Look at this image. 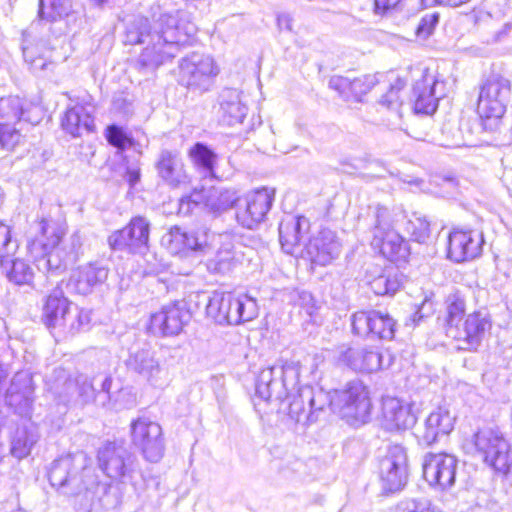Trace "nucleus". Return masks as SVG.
Listing matches in <instances>:
<instances>
[{"label":"nucleus","mask_w":512,"mask_h":512,"mask_svg":"<svg viewBox=\"0 0 512 512\" xmlns=\"http://www.w3.org/2000/svg\"><path fill=\"white\" fill-rule=\"evenodd\" d=\"M299 361H276L263 368L255 381V395L266 402H278L279 410L287 412L297 423L316 422L329 408L350 424L366 423L371 411L368 388L360 381L347 383L343 390L333 393L319 387L299 385Z\"/></svg>","instance_id":"obj_1"},{"label":"nucleus","mask_w":512,"mask_h":512,"mask_svg":"<svg viewBox=\"0 0 512 512\" xmlns=\"http://www.w3.org/2000/svg\"><path fill=\"white\" fill-rule=\"evenodd\" d=\"M186 13L175 10L153 15V23L147 17L136 16L127 23L125 43L145 45L139 56L141 68L154 70L176 56L179 46L194 35L195 26L185 21Z\"/></svg>","instance_id":"obj_2"},{"label":"nucleus","mask_w":512,"mask_h":512,"mask_svg":"<svg viewBox=\"0 0 512 512\" xmlns=\"http://www.w3.org/2000/svg\"><path fill=\"white\" fill-rule=\"evenodd\" d=\"M48 479L51 486L60 490L62 494L76 497L78 509L84 512L109 510L120 503L117 494L112 493L108 484L98 481L91 469L84 468L78 476L74 457L70 454L52 462Z\"/></svg>","instance_id":"obj_3"},{"label":"nucleus","mask_w":512,"mask_h":512,"mask_svg":"<svg viewBox=\"0 0 512 512\" xmlns=\"http://www.w3.org/2000/svg\"><path fill=\"white\" fill-rule=\"evenodd\" d=\"M40 235L28 241L27 250L37 269L50 275L64 272L79 256L82 239L78 232L64 238V229L53 221L42 219Z\"/></svg>","instance_id":"obj_4"},{"label":"nucleus","mask_w":512,"mask_h":512,"mask_svg":"<svg viewBox=\"0 0 512 512\" xmlns=\"http://www.w3.org/2000/svg\"><path fill=\"white\" fill-rule=\"evenodd\" d=\"M511 98V82L498 74H490L480 86L477 112L482 118H501Z\"/></svg>","instance_id":"obj_5"},{"label":"nucleus","mask_w":512,"mask_h":512,"mask_svg":"<svg viewBox=\"0 0 512 512\" xmlns=\"http://www.w3.org/2000/svg\"><path fill=\"white\" fill-rule=\"evenodd\" d=\"M474 444L484 462L494 470L507 473L510 467V443L498 429L485 428L474 435Z\"/></svg>","instance_id":"obj_6"},{"label":"nucleus","mask_w":512,"mask_h":512,"mask_svg":"<svg viewBox=\"0 0 512 512\" xmlns=\"http://www.w3.org/2000/svg\"><path fill=\"white\" fill-rule=\"evenodd\" d=\"M275 200L274 189L261 188L238 198L236 220L244 228L254 229L265 221Z\"/></svg>","instance_id":"obj_7"},{"label":"nucleus","mask_w":512,"mask_h":512,"mask_svg":"<svg viewBox=\"0 0 512 512\" xmlns=\"http://www.w3.org/2000/svg\"><path fill=\"white\" fill-rule=\"evenodd\" d=\"M133 445L143 457L152 463L158 462L164 455V438L161 426L148 417H138L130 424Z\"/></svg>","instance_id":"obj_8"},{"label":"nucleus","mask_w":512,"mask_h":512,"mask_svg":"<svg viewBox=\"0 0 512 512\" xmlns=\"http://www.w3.org/2000/svg\"><path fill=\"white\" fill-rule=\"evenodd\" d=\"M98 465L111 479L125 482L138 468L136 456L124 445L109 442L98 451Z\"/></svg>","instance_id":"obj_9"},{"label":"nucleus","mask_w":512,"mask_h":512,"mask_svg":"<svg viewBox=\"0 0 512 512\" xmlns=\"http://www.w3.org/2000/svg\"><path fill=\"white\" fill-rule=\"evenodd\" d=\"M179 68L180 83L200 91H207L219 73L213 58L199 53H192L183 58Z\"/></svg>","instance_id":"obj_10"},{"label":"nucleus","mask_w":512,"mask_h":512,"mask_svg":"<svg viewBox=\"0 0 512 512\" xmlns=\"http://www.w3.org/2000/svg\"><path fill=\"white\" fill-rule=\"evenodd\" d=\"M491 329V319L486 311L469 314L457 327L447 329V336L456 341V349L477 351L486 333Z\"/></svg>","instance_id":"obj_11"},{"label":"nucleus","mask_w":512,"mask_h":512,"mask_svg":"<svg viewBox=\"0 0 512 512\" xmlns=\"http://www.w3.org/2000/svg\"><path fill=\"white\" fill-rule=\"evenodd\" d=\"M396 325L394 318L378 310H361L351 316L352 332L360 337L392 340Z\"/></svg>","instance_id":"obj_12"},{"label":"nucleus","mask_w":512,"mask_h":512,"mask_svg":"<svg viewBox=\"0 0 512 512\" xmlns=\"http://www.w3.org/2000/svg\"><path fill=\"white\" fill-rule=\"evenodd\" d=\"M150 226L145 217L135 216L124 228L108 237V244L112 250L144 253L148 249Z\"/></svg>","instance_id":"obj_13"},{"label":"nucleus","mask_w":512,"mask_h":512,"mask_svg":"<svg viewBox=\"0 0 512 512\" xmlns=\"http://www.w3.org/2000/svg\"><path fill=\"white\" fill-rule=\"evenodd\" d=\"M210 232L207 228L187 231L173 226L162 238L163 245L171 254L186 257L191 253H206L209 248Z\"/></svg>","instance_id":"obj_14"},{"label":"nucleus","mask_w":512,"mask_h":512,"mask_svg":"<svg viewBox=\"0 0 512 512\" xmlns=\"http://www.w3.org/2000/svg\"><path fill=\"white\" fill-rule=\"evenodd\" d=\"M379 473L386 491L402 489L408 479L407 454L401 445H391L379 462Z\"/></svg>","instance_id":"obj_15"},{"label":"nucleus","mask_w":512,"mask_h":512,"mask_svg":"<svg viewBox=\"0 0 512 512\" xmlns=\"http://www.w3.org/2000/svg\"><path fill=\"white\" fill-rule=\"evenodd\" d=\"M458 459L448 453H427L423 457L422 470L424 479L430 486L447 490L454 486Z\"/></svg>","instance_id":"obj_16"},{"label":"nucleus","mask_w":512,"mask_h":512,"mask_svg":"<svg viewBox=\"0 0 512 512\" xmlns=\"http://www.w3.org/2000/svg\"><path fill=\"white\" fill-rule=\"evenodd\" d=\"M191 320V314L183 302L167 304L151 315L150 329L163 337L179 335Z\"/></svg>","instance_id":"obj_17"},{"label":"nucleus","mask_w":512,"mask_h":512,"mask_svg":"<svg viewBox=\"0 0 512 512\" xmlns=\"http://www.w3.org/2000/svg\"><path fill=\"white\" fill-rule=\"evenodd\" d=\"M340 253L341 243L336 234L329 229H323L316 236L310 238L303 250V255L311 263L319 266L330 264L339 257Z\"/></svg>","instance_id":"obj_18"},{"label":"nucleus","mask_w":512,"mask_h":512,"mask_svg":"<svg viewBox=\"0 0 512 512\" xmlns=\"http://www.w3.org/2000/svg\"><path fill=\"white\" fill-rule=\"evenodd\" d=\"M483 243L477 231L454 229L448 237V257L457 263L472 260L481 254Z\"/></svg>","instance_id":"obj_19"},{"label":"nucleus","mask_w":512,"mask_h":512,"mask_svg":"<svg viewBox=\"0 0 512 512\" xmlns=\"http://www.w3.org/2000/svg\"><path fill=\"white\" fill-rule=\"evenodd\" d=\"M444 87L443 82H439L433 74L427 71L417 80L413 86L414 106L417 114L431 115L438 107V101L444 96L443 89L438 91V87Z\"/></svg>","instance_id":"obj_20"},{"label":"nucleus","mask_w":512,"mask_h":512,"mask_svg":"<svg viewBox=\"0 0 512 512\" xmlns=\"http://www.w3.org/2000/svg\"><path fill=\"white\" fill-rule=\"evenodd\" d=\"M32 377L29 372H17L5 394L6 404L22 417L28 416L33 403Z\"/></svg>","instance_id":"obj_21"},{"label":"nucleus","mask_w":512,"mask_h":512,"mask_svg":"<svg viewBox=\"0 0 512 512\" xmlns=\"http://www.w3.org/2000/svg\"><path fill=\"white\" fill-rule=\"evenodd\" d=\"M77 383L76 405H85L91 401H99L105 406L111 401L110 388L112 378L110 376H95L89 378L85 374H79L75 377Z\"/></svg>","instance_id":"obj_22"},{"label":"nucleus","mask_w":512,"mask_h":512,"mask_svg":"<svg viewBox=\"0 0 512 512\" xmlns=\"http://www.w3.org/2000/svg\"><path fill=\"white\" fill-rule=\"evenodd\" d=\"M126 367L130 373L152 385L158 383L163 371L156 352L149 348H142L129 354Z\"/></svg>","instance_id":"obj_23"},{"label":"nucleus","mask_w":512,"mask_h":512,"mask_svg":"<svg viewBox=\"0 0 512 512\" xmlns=\"http://www.w3.org/2000/svg\"><path fill=\"white\" fill-rule=\"evenodd\" d=\"M279 241L282 250L293 254L306 238L310 221L305 216L286 215L279 224Z\"/></svg>","instance_id":"obj_24"},{"label":"nucleus","mask_w":512,"mask_h":512,"mask_svg":"<svg viewBox=\"0 0 512 512\" xmlns=\"http://www.w3.org/2000/svg\"><path fill=\"white\" fill-rule=\"evenodd\" d=\"M155 168L158 176L170 187L176 188L188 182L184 163L177 151L161 150Z\"/></svg>","instance_id":"obj_25"},{"label":"nucleus","mask_w":512,"mask_h":512,"mask_svg":"<svg viewBox=\"0 0 512 512\" xmlns=\"http://www.w3.org/2000/svg\"><path fill=\"white\" fill-rule=\"evenodd\" d=\"M94 106L90 103H77L68 108L61 121L64 131L73 137H80L84 132L94 131Z\"/></svg>","instance_id":"obj_26"},{"label":"nucleus","mask_w":512,"mask_h":512,"mask_svg":"<svg viewBox=\"0 0 512 512\" xmlns=\"http://www.w3.org/2000/svg\"><path fill=\"white\" fill-rule=\"evenodd\" d=\"M338 359L357 372L372 373L382 368V354L374 349L349 347L340 353Z\"/></svg>","instance_id":"obj_27"},{"label":"nucleus","mask_w":512,"mask_h":512,"mask_svg":"<svg viewBox=\"0 0 512 512\" xmlns=\"http://www.w3.org/2000/svg\"><path fill=\"white\" fill-rule=\"evenodd\" d=\"M377 83L374 75H363L350 79L349 77L335 75L329 80V87L339 93L346 101L351 99L359 102Z\"/></svg>","instance_id":"obj_28"},{"label":"nucleus","mask_w":512,"mask_h":512,"mask_svg":"<svg viewBox=\"0 0 512 512\" xmlns=\"http://www.w3.org/2000/svg\"><path fill=\"white\" fill-rule=\"evenodd\" d=\"M382 415L388 430H405L415 423L410 407L395 397H386L382 401Z\"/></svg>","instance_id":"obj_29"},{"label":"nucleus","mask_w":512,"mask_h":512,"mask_svg":"<svg viewBox=\"0 0 512 512\" xmlns=\"http://www.w3.org/2000/svg\"><path fill=\"white\" fill-rule=\"evenodd\" d=\"M455 416L445 406H439L430 413L424 425L422 440L432 445L439 437L448 435L454 428Z\"/></svg>","instance_id":"obj_30"},{"label":"nucleus","mask_w":512,"mask_h":512,"mask_svg":"<svg viewBox=\"0 0 512 512\" xmlns=\"http://www.w3.org/2000/svg\"><path fill=\"white\" fill-rule=\"evenodd\" d=\"M72 304L64 296L62 288L57 287L48 297L43 308L44 323L48 328H59L65 324V318Z\"/></svg>","instance_id":"obj_31"},{"label":"nucleus","mask_w":512,"mask_h":512,"mask_svg":"<svg viewBox=\"0 0 512 512\" xmlns=\"http://www.w3.org/2000/svg\"><path fill=\"white\" fill-rule=\"evenodd\" d=\"M189 200L195 205L203 201L204 206L212 213L219 214L232 207H236L238 197L229 190L209 189L202 193H193Z\"/></svg>","instance_id":"obj_32"},{"label":"nucleus","mask_w":512,"mask_h":512,"mask_svg":"<svg viewBox=\"0 0 512 512\" xmlns=\"http://www.w3.org/2000/svg\"><path fill=\"white\" fill-rule=\"evenodd\" d=\"M221 121L234 126L242 123L247 114V107L240 100V93L236 89H225L220 95Z\"/></svg>","instance_id":"obj_33"},{"label":"nucleus","mask_w":512,"mask_h":512,"mask_svg":"<svg viewBox=\"0 0 512 512\" xmlns=\"http://www.w3.org/2000/svg\"><path fill=\"white\" fill-rule=\"evenodd\" d=\"M39 440V432L33 423L17 427L10 443V453L18 460L30 455L32 448Z\"/></svg>","instance_id":"obj_34"},{"label":"nucleus","mask_w":512,"mask_h":512,"mask_svg":"<svg viewBox=\"0 0 512 512\" xmlns=\"http://www.w3.org/2000/svg\"><path fill=\"white\" fill-rule=\"evenodd\" d=\"M372 246L379 248L381 253L391 261L406 259L409 248L404 238L395 230L388 231L380 237L372 238Z\"/></svg>","instance_id":"obj_35"},{"label":"nucleus","mask_w":512,"mask_h":512,"mask_svg":"<svg viewBox=\"0 0 512 512\" xmlns=\"http://www.w3.org/2000/svg\"><path fill=\"white\" fill-rule=\"evenodd\" d=\"M231 305L228 325H239L252 321L258 316L259 309L256 300L248 295L236 296L231 293Z\"/></svg>","instance_id":"obj_36"},{"label":"nucleus","mask_w":512,"mask_h":512,"mask_svg":"<svg viewBox=\"0 0 512 512\" xmlns=\"http://www.w3.org/2000/svg\"><path fill=\"white\" fill-rule=\"evenodd\" d=\"M55 372L57 376L49 386L50 393L59 404L76 405L77 383H75V378L66 377L65 371L62 369Z\"/></svg>","instance_id":"obj_37"},{"label":"nucleus","mask_w":512,"mask_h":512,"mask_svg":"<svg viewBox=\"0 0 512 512\" xmlns=\"http://www.w3.org/2000/svg\"><path fill=\"white\" fill-rule=\"evenodd\" d=\"M231 305H235L231 302V292L215 291L209 297V301L206 306V313L208 317L212 318L216 323L220 325H228Z\"/></svg>","instance_id":"obj_38"},{"label":"nucleus","mask_w":512,"mask_h":512,"mask_svg":"<svg viewBox=\"0 0 512 512\" xmlns=\"http://www.w3.org/2000/svg\"><path fill=\"white\" fill-rule=\"evenodd\" d=\"M26 114V101L21 97L10 95L0 98V119L4 124H13L22 119L29 121Z\"/></svg>","instance_id":"obj_39"},{"label":"nucleus","mask_w":512,"mask_h":512,"mask_svg":"<svg viewBox=\"0 0 512 512\" xmlns=\"http://www.w3.org/2000/svg\"><path fill=\"white\" fill-rule=\"evenodd\" d=\"M189 156L195 166L202 169L205 176L215 178L216 153L202 142H197L189 150Z\"/></svg>","instance_id":"obj_40"},{"label":"nucleus","mask_w":512,"mask_h":512,"mask_svg":"<svg viewBox=\"0 0 512 512\" xmlns=\"http://www.w3.org/2000/svg\"><path fill=\"white\" fill-rule=\"evenodd\" d=\"M446 316L444 319L445 332L447 329L457 327L461 324L466 311V302L464 296L456 291L450 293L445 299Z\"/></svg>","instance_id":"obj_41"},{"label":"nucleus","mask_w":512,"mask_h":512,"mask_svg":"<svg viewBox=\"0 0 512 512\" xmlns=\"http://www.w3.org/2000/svg\"><path fill=\"white\" fill-rule=\"evenodd\" d=\"M72 10L71 0H39L38 16L53 22L68 16Z\"/></svg>","instance_id":"obj_42"},{"label":"nucleus","mask_w":512,"mask_h":512,"mask_svg":"<svg viewBox=\"0 0 512 512\" xmlns=\"http://www.w3.org/2000/svg\"><path fill=\"white\" fill-rule=\"evenodd\" d=\"M5 267L2 269L5 271L7 278L10 282L16 285L30 284L33 278V272L28 264L20 259L9 258L4 259Z\"/></svg>","instance_id":"obj_43"},{"label":"nucleus","mask_w":512,"mask_h":512,"mask_svg":"<svg viewBox=\"0 0 512 512\" xmlns=\"http://www.w3.org/2000/svg\"><path fill=\"white\" fill-rule=\"evenodd\" d=\"M401 284V277L397 273L381 274L369 283L376 295H393L400 289Z\"/></svg>","instance_id":"obj_44"},{"label":"nucleus","mask_w":512,"mask_h":512,"mask_svg":"<svg viewBox=\"0 0 512 512\" xmlns=\"http://www.w3.org/2000/svg\"><path fill=\"white\" fill-rule=\"evenodd\" d=\"M394 219L390 210L377 205L373 210V224L371 227L372 238L380 237L388 231H393Z\"/></svg>","instance_id":"obj_45"},{"label":"nucleus","mask_w":512,"mask_h":512,"mask_svg":"<svg viewBox=\"0 0 512 512\" xmlns=\"http://www.w3.org/2000/svg\"><path fill=\"white\" fill-rule=\"evenodd\" d=\"M65 290L68 294L88 295L93 291L89 283L88 275L85 274L82 266L74 270L67 282H65Z\"/></svg>","instance_id":"obj_46"},{"label":"nucleus","mask_w":512,"mask_h":512,"mask_svg":"<svg viewBox=\"0 0 512 512\" xmlns=\"http://www.w3.org/2000/svg\"><path fill=\"white\" fill-rule=\"evenodd\" d=\"M404 87L405 82L400 78H396L394 82L390 83L389 90L379 100L380 105L395 111L399 117H401L400 108L402 106L400 92Z\"/></svg>","instance_id":"obj_47"},{"label":"nucleus","mask_w":512,"mask_h":512,"mask_svg":"<svg viewBox=\"0 0 512 512\" xmlns=\"http://www.w3.org/2000/svg\"><path fill=\"white\" fill-rule=\"evenodd\" d=\"M108 143L117 149L124 150L134 145V139L120 126L110 125L105 133Z\"/></svg>","instance_id":"obj_48"},{"label":"nucleus","mask_w":512,"mask_h":512,"mask_svg":"<svg viewBox=\"0 0 512 512\" xmlns=\"http://www.w3.org/2000/svg\"><path fill=\"white\" fill-rule=\"evenodd\" d=\"M18 248L16 240H12L11 229L0 221V264L5 267L4 259L12 256Z\"/></svg>","instance_id":"obj_49"},{"label":"nucleus","mask_w":512,"mask_h":512,"mask_svg":"<svg viewBox=\"0 0 512 512\" xmlns=\"http://www.w3.org/2000/svg\"><path fill=\"white\" fill-rule=\"evenodd\" d=\"M406 230L411 234L414 241L423 243L430 236V224L421 217H415L407 222Z\"/></svg>","instance_id":"obj_50"},{"label":"nucleus","mask_w":512,"mask_h":512,"mask_svg":"<svg viewBox=\"0 0 512 512\" xmlns=\"http://www.w3.org/2000/svg\"><path fill=\"white\" fill-rule=\"evenodd\" d=\"M82 269L88 275L89 283L93 289L103 284L108 278L109 269L99 262L85 264L82 266Z\"/></svg>","instance_id":"obj_51"},{"label":"nucleus","mask_w":512,"mask_h":512,"mask_svg":"<svg viewBox=\"0 0 512 512\" xmlns=\"http://www.w3.org/2000/svg\"><path fill=\"white\" fill-rule=\"evenodd\" d=\"M20 132L10 124H0V145L2 148L12 150L21 141Z\"/></svg>","instance_id":"obj_52"},{"label":"nucleus","mask_w":512,"mask_h":512,"mask_svg":"<svg viewBox=\"0 0 512 512\" xmlns=\"http://www.w3.org/2000/svg\"><path fill=\"white\" fill-rule=\"evenodd\" d=\"M439 22V13L433 12L425 14L417 28H416V34L418 37H421L423 39L428 38L434 31L436 25Z\"/></svg>","instance_id":"obj_53"},{"label":"nucleus","mask_w":512,"mask_h":512,"mask_svg":"<svg viewBox=\"0 0 512 512\" xmlns=\"http://www.w3.org/2000/svg\"><path fill=\"white\" fill-rule=\"evenodd\" d=\"M123 178L129 184L130 188L135 187V185L141 179V168H140L139 161H135V162L126 164Z\"/></svg>","instance_id":"obj_54"},{"label":"nucleus","mask_w":512,"mask_h":512,"mask_svg":"<svg viewBox=\"0 0 512 512\" xmlns=\"http://www.w3.org/2000/svg\"><path fill=\"white\" fill-rule=\"evenodd\" d=\"M76 324H79L76 317L75 307L71 306L70 312L68 313L67 317L65 318V324H61L59 328L63 329L64 331H67L69 333H76L81 331L80 327H74Z\"/></svg>","instance_id":"obj_55"},{"label":"nucleus","mask_w":512,"mask_h":512,"mask_svg":"<svg viewBox=\"0 0 512 512\" xmlns=\"http://www.w3.org/2000/svg\"><path fill=\"white\" fill-rule=\"evenodd\" d=\"M233 258V253L229 247L225 249H220L217 252L215 259V269L221 270L225 267L226 263L229 262Z\"/></svg>","instance_id":"obj_56"},{"label":"nucleus","mask_w":512,"mask_h":512,"mask_svg":"<svg viewBox=\"0 0 512 512\" xmlns=\"http://www.w3.org/2000/svg\"><path fill=\"white\" fill-rule=\"evenodd\" d=\"M75 307L76 317L79 324H76L74 327H80V330H85L88 328L89 323L91 321L90 312L84 309H80L77 306Z\"/></svg>","instance_id":"obj_57"},{"label":"nucleus","mask_w":512,"mask_h":512,"mask_svg":"<svg viewBox=\"0 0 512 512\" xmlns=\"http://www.w3.org/2000/svg\"><path fill=\"white\" fill-rule=\"evenodd\" d=\"M23 57L25 61L30 64L32 69H44L46 66V63L42 58L34 59L32 57V53L29 48L23 49Z\"/></svg>","instance_id":"obj_58"},{"label":"nucleus","mask_w":512,"mask_h":512,"mask_svg":"<svg viewBox=\"0 0 512 512\" xmlns=\"http://www.w3.org/2000/svg\"><path fill=\"white\" fill-rule=\"evenodd\" d=\"M401 0H374L375 11L378 14L385 13L390 9L395 8Z\"/></svg>","instance_id":"obj_59"},{"label":"nucleus","mask_w":512,"mask_h":512,"mask_svg":"<svg viewBox=\"0 0 512 512\" xmlns=\"http://www.w3.org/2000/svg\"><path fill=\"white\" fill-rule=\"evenodd\" d=\"M470 0H421L422 4L425 6L432 5H445L449 7H459L463 4L468 3Z\"/></svg>","instance_id":"obj_60"},{"label":"nucleus","mask_w":512,"mask_h":512,"mask_svg":"<svg viewBox=\"0 0 512 512\" xmlns=\"http://www.w3.org/2000/svg\"><path fill=\"white\" fill-rule=\"evenodd\" d=\"M278 24L280 27H285V29L291 31V19L288 15H281L278 17Z\"/></svg>","instance_id":"obj_61"},{"label":"nucleus","mask_w":512,"mask_h":512,"mask_svg":"<svg viewBox=\"0 0 512 512\" xmlns=\"http://www.w3.org/2000/svg\"><path fill=\"white\" fill-rule=\"evenodd\" d=\"M422 318H423V316H422V314L420 313V311H416V312L413 314L412 321L416 324V323H418Z\"/></svg>","instance_id":"obj_62"},{"label":"nucleus","mask_w":512,"mask_h":512,"mask_svg":"<svg viewBox=\"0 0 512 512\" xmlns=\"http://www.w3.org/2000/svg\"><path fill=\"white\" fill-rule=\"evenodd\" d=\"M7 377V372L6 370L3 368L2 365H0V382L2 380H4L5 378Z\"/></svg>","instance_id":"obj_63"},{"label":"nucleus","mask_w":512,"mask_h":512,"mask_svg":"<svg viewBox=\"0 0 512 512\" xmlns=\"http://www.w3.org/2000/svg\"><path fill=\"white\" fill-rule=\"evenodd\" d=\"M110 0H93L96 6L102 7L107 4Z\"/></svg>","instance_id":"obj_64"}]
</instances>
